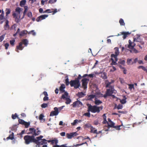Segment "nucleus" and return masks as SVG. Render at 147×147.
Masks as SVG:
<instances>
[{
    "label": "nucleus",
    "instance_id": "4d7b16f0",
    "mask_svg": "<svg viewBox=\"0 0 147 147\" xmlns=\"http://www.w3.org/2000/svg\"><path fill=\"white\" fill-rule=\"evenodd\" d=\"M17 116V115L16 113H15L14 115H12V118L13 119H15Z\"/></svg>",
    "mask_w": 147,
    "mask_h": 147
},
{
    "label": "nucleus",
    "instance_id": "0eeeda50",
    "mask_svg": "<svg viewBox=\"0 0 147 147\" xmlns=\"http://www.w3.org/2000/svg\"><path fill=\"white\" fill-rule=\"evenodd\" d=\"M61 99L66 100L65 103L66 104H69L71 101L68 93L66 92H65L64 94L62 95Z\"/></svg>",
    "mask_w": 147,
    "mask_h": 147
},
{
    "label": "nucleus",
    "instance_id": "c756f323",
    "mask_svg": "<svg viewBox=\"0 0 147 147\" xmlns=\"http://www.w3.org/2000/svg\"><path fill=\"white\" fill-rule=\"evenodd\" d=\"M109 90H107L106 94L104 95V97H106L108 96H111V93H109Z\"/></svg>",
    "mask_w": 147,
    "mask_h": 147
},
{
    "label": "nucleus",
    "instance_id": "a878e982",
    "mask_svg": "<svg viewBox=\"0 0 147 147\" xmlns=\"http://www.w3.org/2000/svg\"><path fill=\"white\" fill-rule=\"evenodd\" d=\"M44 117V116L43 114H41L40 115L39 117V119L41 121V122H43L45 120L43 118Z\"/></svg>",
    "mask_w": 147,
    "mask_h": 147
},
{
    "label": "nucleus",
    "instance_id": "864d4df0",
    "mask_svg": "<svg viewBox=\"0 0 147 147\" xmlns=\"http://www.w3.org/2000/svg\"><path fill=\"white\" fill-rule=\"evenodd\" d=\"M65 82L67 85H68L69 84H70V82L69 81V79L68 78H67L66 79Z\"/></svg>",
    "mask_w": 147,
    "mask_h": 147
},
{
    "label": "nucleus",
    "instance_id": "39448f33",
    "mask_svg": "<svg viewBox=\"0 0 147 147\" xmlns=\"http://www.w3.org/2000/svg\"><path fill=\"white\" fill-rule=\"evenodd\" d=\"M26 144H28L30 142H36L37 141L34 140V137L33 136L27 135L24 137Z\"/></svg>",
    "mask_w": 147,
    "mask_h": 147
},
{
    "label": "nucleus",
    "instance_id": "7ed1b4c3",
    "mask_svg": "<svg viewBox=\"0 0 147 147\" xmlns=\"http://www.w3.org/2000/svg\"><path fill=\"white\" fill-rule=\"evenodd\" d=\"M87 106L88 107V111H90L93 113H99L100 111V109L102 110V107H97L96 106H92L90 104H87Z\"/></svg>",
    "mask_w": 147,
    "mask_h": 147
},
{
    "label": "nucleus",
    "instance_id": "e2e57ef3",
    "mask_svg": "<svg viewBox=\"0 0 147 147\" xmlns=\"http://www.w3.org/2000/svg\"><path fill=\"white\" fill-rule=\"evenodd\" d=\"M9 46V44L8 43H6L5 44V48L6 49H8V47Z\"/></svg>",
    "mask_w": 147,
    "mask_h": 147
},
{
    "label": "nucleus",
    "instance_id": "37998d69",
    "mask_svg": "<svg viewBox=\"0 0 147 147\" xmlns=\"http://www.w3.org/2000/svg\"><path fill=\"white\" fill-rule=\"evenodd\" d=\"M5 34H4L0 36V42H2L4 39Z\"/></svg>",
    "mask_w": 147,
    "mask_h": 147
},
{
    "label": "nucleus",
    "instance_id": "680f3d73",
    "mask_svg": "<svg viewBox=\"0 0 147 147\" xmlns=\"http://www.w3.org/2000/svg\"><path fill=\"white\" fill-rule=\"evenodd\" d=\"M94 124L95 125H98L99 124V123L98 122V121L96 120L94 121Z\"/></svg>",
    "mask_w": 147,
    "mask_h": 147
},
{
    "label": "nucleus",
    "instance_id": "20e7f679",
    "mask_svg": "<svg viewBox=\"0 0 147 147\" xmlns=\"http://www.w3.org/2000/svg\"><path fill=\"white\" fill-rule=\"evenodd\" d=\"M41 133V131L39 129V128H37L36 129H35L33 128H30L29 129V132L28 134H31L32 136H36L39 135Z\"/></svg>",
    "mask_w": 147,
    "mask_h": 147
},
{
    "label": "nucleus",
    "instance_id": "dca6fc26",
    "mask_svg": "<svg viewBox=\"0 0 147 147\" xmlns=\"http://www.w3.org/2000/svg\"><path fill=\"white\" fill-rule=\"evenodd\" d=\"M121 34L123 35V38L124 39H125L126 37L127 36V35L129 34L130 33L129 32H123L121 33Z\"/></svg>",
    "mask_w": 147,
    "mask_h": 147
},
{
    "label": "nucleus",
    "instance_id": "473e14b6",
    "mask_svg": "<svg viewBox=\"0 0 147 147\" xmlns=\"http://www.w3.org/2000/svg\"><path fill=\"white\" fill-rule=\"evenodd\" d=\"M66 136L67 138H68L69 139H71L73 137L71 133H70V134H66Z\"/></svg>",
    "mask_w": 147,
    "mask_h": 147
},
{
    "label": "nucleus",
    "instance_id": "5701e85b",
    "mask_svg": "<svg viewBox=\"0 0 147 147\" xmlns=\"http://www.w3.org/2000/svg\"><path fill=\"white\" fill-rule=\"evenodd\" d=\"M140 35L137 34L136 35V37L134 38V42H140Z\"/></svg>",
    "mask_w": 147,
    "mask_h": 147
},
{
    "label": "nucleus",
    "instance_id": "052dcab7",
    "mask_svg": "<svg viewBox=\"0 0 147 147\" xmlns=\"http://www.w3.org/2000/svg\"><path fill=\"white\" fill-rule=\"evenodd\" d=\"M15 41V40H11L10 41V44L11 45H13L14 44Z\"/></svg>",
    "mask_w": 147,
    "mask_h": 147
},
{
    "label": "nucleus",
    "instance_id": "9b49d317",
    "mask_svg": "<svg viewBox=\"0 0 147 147\" xmlns=\"http://www.w3.org/2000/svg\"><path fill=\"white\" fill-rule=\"evenodd\" d=\"M73 107H78L82 105V104L80 101L78 100L74 102L72 105Z\"/></svg>",
    "mask_w": 147,
    "mask_h": 147
},
{
    "label": "nucleus",
    "instance_id": "4be33fe9",
    "mask_svg": "<svg viewBox=\"0 0 147 147\" xmlns=\"http://www.w3.org/2000/svg\"><path fill=\"white\" fill-rule=\"evenodd\" d=\"M77 96L80 98L83 97L85 95V94L82 92H79L77 94Z\"/></svg>",
    "mask_w": 147,
    "mask_h": 147
},
{
    "label": "nucleus",
    "instance_id": "412c9836",
    "mask_svg": "<svg viewBox=\"0 0 147 147\" xmlns=\"http://www.w3.org/2000/svg\"><path fill=\"white\" fill-rule=\"evenodd\" d=\"M9 22L8 20H6L5 22V24L4 26L5 29V30H8L9 28Z\"/></svg>",
    "mask_w": 147,
    "mask_h": 147
},
{
    "label": "nucleus",
    "instance_id": "a18cd8bd",
    "mask_svg": "<svg viewBox=\"0 0 147 147\" xmlns=\"http://www.w3.org/2000/svg\"><path fill=\"white\" fill-rule=\"evenodd\" d=\"M6 15H7L10 13L11 12V10L9 9H6Z\"/></svg>",
    "mask_w": 147,
    "mask_h": 147
},
{
    "label": "nucleus",
    "instance_id": "423d86ee",
    "mask_svg": "<svg viewBox=\"0 0 147 147\" xmlns=\"http://www.w3.org/2000/svg\"><path fill=\"white\" fill-rule=\"evenodd\" d=\"M129 44L128 45H125V47L126 48H128L129 49H130V51L131 52H133V50L134 52L135 53L138 52L137 50L134 49V47L136 45V44L132 42L130 40H129Z\"/></svg>",
    "mask_w": 147,
    "mask_h": 147
},
{
    "label": "nucleus",
    "instance_id": "f257e3e1",
    "mask_svg": "<svg viewBox=\"0 0 147 147\" xmlns=\"http://www.w3.org/2000/svg\"><path fill=\"white\" fill-rule=\"evenodd\" d=\"M114 50L115 51V54H113L111 56V65H116L117 64V63H116V62L118 60L117 56L119 54V52L118 48L115 47L114 48Z\"/></svg>",
    "mask_w": 147,
    "mask_h": 147
},
{
    "label": "nucleus",
    "instance_id": "774afa93",
    "mask_svg": "<svg viewBox=\"0 0 147 147\" xmlns=\"http://www.w3.org/2000/svg\"><path fill=\"white\" fill-rule=\"evenodd\" d=\"M138 62L139 64H143V62L142 60H138Z\"/></svg>",
    "mask_w": 147,
    "mask_h": 147
},
{
    "label": "nucleus",
    "instance_id": "72a5a7b5",
    "mask_svg": "<svg viewBox=\"0 0 147 147\" xmlns=\"http://www.w3.org/2000/svg\"><path fill=\"white\" fill-rule=\"evenodd\" d=\"M24 16H23V17L21 18V19L23 18H24V16L25 15V14L26 13V12L28 10V7L27 6H25L24 7Z\"/></svg>",
    "mask_w": 147,
    "mask_h": 147
},
{
    "label": "nucleus",
    "instance_id": "69168bd1",
    "mask_svg": "<svg viewBox=\"0 0 147 147\" xmlns=\"http://www.w3.org/2000/svg\"><path fill=\"white\" fill-rule=\"evenodd\" d=\"M49 99V98L47 96H45L43 98V100L44 101L47 100Z\"/></svg>",
    "mask_w": 147,
    "mask_h": 147
},
{
    "label": "nucleus",
    "instance_id": "338daca9",
    "mask_svg": "<svg viewBox=\"0 0 147 147\" xmlns=\"http://www.w3.org/2000/svg\"><path fill=\"white\" fill-rule=\"evenodd\" d=\"M50 10H50V9H47L46 10H45V11H44V12H43V13H45L47 12H48V11H49L48 12L49 13H51V12L50 11Z\"/></svg>",
    "mask_w": 147,
    "mask_h": 147
},
{
    "label": "nucleus",
    "instance_id": "603ef678",
    "mask_svg": "<svg viewBox=\"0 0 147 147\" xmlns=\"http://www.w3.org/2000/svg\"><path fill=\"white\" fill-rule=\"evenodd\" d=\"M84 115L85 116H86V117H90V113L88 112L87 113H85L84 114Z\"/></svg>",
    "mask_w": 147,
    "mask_h": 147
},
{
    "label": "nucleus",
    "instance_id": "f704fd0d",
    "mask_svg": "<svg viewBox=\"0 0 147 147\" xmlns=\"http://www.w3.org/2000/svg\"><path fill=\"white\" fill-rule=\"evenodd\" d=\"M58 143V140H52L51 144H54L57 145V144Z\"/></svg>",
    "mask_w": 147,
    "mask_h": 147
},
{
    "label": "nucleus",
    "instance_id": "7c9ffc66",
    "mask_svg": "<svg viewBox=\"0 0 147 147\" xmlns=\"http://www.w3.org/2000/svg\"><path fill=\"white\" fill-rule=\"evenodd\" d=\"M95 103L96 105H98L100 104H101L102 103V102L100 100L95 98Z\"/></svg>",
    "mask_w": 147,
    "mask_h": 147
},
{
    "label": "nucleus",
    "instance_id": "bb28decb",
    "mask_svg": "<svg viewBox=\"0 0 147 147\" xmlns=\"http://www.w3.org/2000/svg\"><path fill=\"white\" fill-rule=\"evenodd\" d=\"M22 43H23L26 46H27L28 43V41L26 39H23L22 40Z\"/></svg>",
    "mask_w": 147,
    "mask_h": 147
},
{
    "label": "nucleus",
    "instance_id": "ddd939ff",
    "mask_svg": "<svg viewBox=\"0 0 147 147\" xmlns=\"http://www.w3.org/2000/svg\"><path fill=\"white\" fill-rule=\"evenodd\" d=\"M24 48V47L22 46V42H20L18 46H17L16 47V51L17 52H19V50H22Z\"/></svg>",
    "mask_w": 147,
    "mask_h": 147
},
{
    "label": "nucleus",
    "instance_id": "393cba45",
    "mask_svg": "<svg viewBox=\"0 0 147 147\" xmlns=\"http://www.w3.org/2000/svg\"><path fill=\"white\" fill-rule=\"evenodd\" d=\"M107 90H110L109 91V93H111V95L113 93H115L116 92V91L114 90L113 88L112 87L111 88V89H107Z\"/></svg>",
    "mask_w": 147,
    "mask_h": 147
},
{
    "label": "nucleus",
    "instance_id": "3c124183",
    "mask_svg": "<svg viewBox=\"0 0 147 147\" xmlns=\"http://www.w3.org/2000/svg\"><path fill=\"white\" fill-rule=\"evenodd\" d=\"M95 97V95H90L88 97L89 99H92L94 98Z\"/></svg>",
    "mask_w": 147,
    "mask_h": 147
},
{
    "label": "nucleus",
    "instance_id": "e433bc0d",
    "mask_svg": "<svg viewBox=\"0 0 147 147\" xmlns=\"http://www.w3.org/2000/svg\"><path fill=\"white\" fill-rule=\"evenodd\" d=\"M92 126H91V125L89 123H86L84 125L85 128H91V127Z\"/></svg>",
    "mask_w": 147,
    "mask_h": 147
},
{
    "label": "nucleus",
    "instance_id": "aec40b11",
    "mask_svg": "<svg viewBox=\"0 0 147 147\" xmlns=\"http://www.w3.org/2000/svg\"><path fill=\"white\" fill-rule=\"evenodd\" d=\"M90 129H91V132L93 133L94 134H98V133L97 132V130L96 129H95V128L93 127L92 126L91 127V128H90Z\"/></svg>",
    "mask_w": 147,
    "mask_h": 147
},
{
    "label": "nucleus",
    "instance_id": "8fccbe9b",
    "mask_svg": "<svg viewBox=\"0 0 147 147\" xmlns=\"http://www.w3.org/2000/svg\"><path fill=\"white\" fill-rule=\"evenodd\" d=\"M71 133L72 135V137L78 135V134L76 132H73Z\"/></svg>",
    "mask_w": 147,
    "mask_h": 147
},
{
    "label": "nucleus",
    "instance_id": "9d476101",
    "mask_svg": "<svg viewBox=\"0 0 147 147\" xmlns=\"http://www.w3.org/2000/svg\"><path fill=\"white\" fill-rule=\"evenodd\" d=\"M89 81V79L86 78H84L82 80V85L84 89H86L87 88V84Z\"/></svg>",
    "mask_w": 147,
    "mask_h": 147
},
{
    "label": "nucleus",
    "instance_id": "4468645a",
    "mask_svg": "<svg viewBox=\"0 0 147 147\" xmlns=\"http://www.w3.org/2000/svg\"><path fill=\"white\" fill-rule=\"evenodd\" d=\"M107 124L108 126L111 127H114V126L115 123H114L111 121L110 119L109 118L108 119Z\"/></svg>",
    "mask_w": 147,
    "mask_h": 147
},
{
    "label": "nucleus",
    "instance_id": "1a4fd4ad",
    "mask_svg": "<svg viewBox=\"0 0 147 147\" xmlns=\"http://www.w3.org/2000/svg\"><path fill=\"white\" fill-rule=\"evenodd\" d=\"M54 111L51 112L50 115V116H56L59 113L58 109L57 107H55L54 108Z\"/></svg>",
    "mask_w": 147,
    "mask_h": 147
},
{
    "label": "nucleus",
    "instance_id": "f3484780",
    "mask_svg": "<svg viewBox=\"0 0 147 147\" xmlns=\"http://www.w3.org/2000/svg\"><path fill=\"white\" fill-rule=\"evenodd\" d=\"M43 138V136H40L39 137H37L36 139L34 138V140L37 141L36 142H35L37 144H38V143L40 140H41L42 138Z\"/></svg>",
    "mask_w": 147,
    "mask_h": 147
},
{
    "label": "nucleus",
    "instance_id": "a19ab883",
    "mask_svg": "<svg viewBox=\"0 0 147 147\" xmlns=\"http://www.w3.org/2000/svg\"><path fill=\"white\" fill-rule=\"evenodd\" d=\"M4 12L3 11H2V12L1 14L0 15V19L1 20H3V19L4 18Z\"/></svg>",
    "mask_w": 147,
    "mask_h": 147
},
{
    "label": "nucleus",
    "instance_id": "4c0bfd02",
    "mask_svg": "<svg viewBox=\"0 0 147 147\" xmlns=\"http://www.w3.org/2000/svg\"><path fill=\"white\" fill-rule=\"evenodd\" d=\"M12 134L10 135L9 137L7 138V139H10L11 140H12L14 138V136H13V133H12Z\"/></svg>",
    "mask_w": 147,
    "mask_h": 147
},
{
    "label": "nucleus",
    "instance_id": "6e6552de",
    "mask_svg": "<svg viewBox=\"0 0 147 147\" xmlns=\"http://www.w3.org/2000/svg\"><path fill=\"white\" fill-rule=\"evenodd\" d=\"M70 84L71 86L74 87L76 89L78 88L80 85L79 80H78L71 81L70 82Z\"/></svg>",
    "mask_w": 147,
    "mask_h": 147
},
{
    "label": "nucleus",
    "instance_id": "ea45409f",
    "mask_svg": "<svg viewBox=\"0 0 147 147\" xmlns=\"http://www.w3.org/2000/svg\"><path fill=\"white\" fill-rule=\"evenodd\" d=\"M118 98H117V100H118ZM120 100V102L122 104H124L126 102V99H123L122 100H120Z\"/></svg>",
    "mask_w": 147,
    "mask_h": 147
},
{
    "label": "nucleus",
    "instance_id": "f8f14e48",
    "mask_svg": "<svg viewBox=\"0 0 147 147\" xmlns=\"http://www.w3.org/2000/svg\"><path fill=\"white\" fill-rule=\"evenodd\" d=\"M47 15H41L38 17L36 19V21L38 22L41 21L42 20H44L48 17Z\"/></svg>",
    "mask_w": 147,
    "mask_h": 147
},
{
    "label": "nucleus",
    "instance_id": "c85d7f7f",
    "mask_svg": "<svg viewBox=\"0 0 147 147\" xmlns=\"http://www.w3.org/2000/svg\"><path fill=\"white\" fill-rule=\"evenodd\" d=\"M81 122V120L79 121L78 119H76L73 122L71 123V124L72 125H75L76 123H78L79 122Z\"/></svg>",
    "mask_w": 147,
    "mask_h": 147
},
{
    "label": "nucleus",
    "instance_id": "6e6d98bb",
    "mask_svg": "<svg viewBox=\"0 0 147 147\" xmlns=\"http://www.w3.org/2000/svg\"><path fill=\"white\" fill-rule=\"evenodd\" d=\"M116 70V68L114 66L112 67V69H110V71L113 72Z\"/></svg>",
    "mask_w": 147,
    "mask_h": 147
},
{
    "label": "nucleus",
    "instance_id": "bf43d9fd",
    "mask_svg": "<svg viewBox=\"0 0 147 147\" xmlns=\"http://www.w3.org/2000/svg\"><path fill=\"white\" fill-rule=\"evenodd\" d=\"M57 0H49V3H53L55 2Z\"/></svg>",
    "mask_w": 147,
    "mask_h": 147
},
{
    "label": "nucleus",
    "instance_id": "79ce46f5",
    "mask_svg": "<svg viewBox=\"0 0 147 147\" xmlns=\"http://www.w3.org/2000/svg\"><path fill=\"white\" fill-rule=\"evenodd\" d=\"M118 63H119L123 65H124L125 64V61L124 60H121L120 59Z\"/></svg>",
    "mask_w": 147,
    "mask_h": 147
},
{
    "label": "nucleus",
    "instance_id": "0e129e2a",
    "mask_svg": "<svg viewBox=\"0 0 147 147\" xmlns=\"http://www.w3.org/2000/svg\"><path fill=\"white\" fill-rule=\"evenodd\" d=\"M138 59L137 58H135L134 60L133 61V64L134 63H136L137 61H138Z\"/></svg>",
    "mask_w": 147,
    "mask_h": 147
},
{
    "label": "nucleus",
    "instance_id": "09e8293b",
    "mask_svg": "<svg viewBox=\"0 0 147 147\" xmlns=\"http://www.w3.org/2000/svg\"><path fill=\"white\" fill-rule=\"evenodd\" d=\"M27 16L28 17L31 18L32 17V13L31 12H28L27 13Z\"/></svg>",
    "mask_w": 147,
    "mask_h": 147
},
{
    "label": "nucleus",
    "instance_id": "a211bd4d",
    "mask_svg": "<svg viewBox=\"0 0 147 147\" xmlns=\"http://www.w3.org/2000/svg\"><path fill=\"white\" fill-rule=\"evenodd\" d=\"M28 32L26 30H23L21 32L19 33V34L20 37L23 36L26 34Z\"/></svg>",
    "mask_w": 147,
    "mask_h": 147
},
{
    "label": "nucleus",
    "instance_id": "13d9d810",
    "mask_svg": "<svg viewBox=\"0 0 147 147\" xmlns=\"http://www.w3.org/2000/svg\"><path fill=\"white\" fill-rule=\"evenodd\" d=\"M128 85L129 86V88L130 90H131L134 87V86L133 84H129Z\"/></svg>",
    "mask_w": 147,
    "mask_h": 147
},
{
    "label": "nucleus",
    "instance_id": "58836bf2",
    "mask_svg": "<svg viewBox=\"0 0 147 147\" xmlns=\"http://www.w3.org/2000/svg\"><path fill=\"white\" fill-rule=\"evenodd\" d=\"M28 34H32L33 36H35L36 35V33L34 30H32L29 32H28Z\"/></svg>",
    "mask_w": 147,
    "mask_h": 147
},
{
    "label": "nucleus",
    "instance_id": "f03ea898",
    "mask_svg": "<svg viewBox=\"0 0 147 147\" xmlns=\"http://www.w3.org/2000/svg\"><path fill=\"white\" fill-rule=\"evenodd\" d=\"M23 10V9L17 7L15 11L13 13L12 15L17 23L19 22L20 20V13Z\"/></svg>",
    "mask_w": 147,
    "mask_h": 147
},
{
    "label": "nucleus",
    "instance_id": "2eb2a0df",
    "mask_svg": "<svg viewBox=\"0 0 147 147\" xmlns=\"http://www.w3.org/2000/svg\"><path fill=\"white\" fill-rule=\"evenodd\" d=\"M65 88V86L64 84H62L61 85L59 88V90L61 93H63L65 92L64 89Z\"/></svg>",
    "mask_w": 147,
    "mask_h": 147
},
{
    "label": "nucleus",
    "instance_id": "49530a36",
    "mask_svg": "<svg viewBox=\"0 0 147 147\" xmlns=\"http://www.w3.org/2000/svg\"><path fill=\"white\" fill-rule=\"evenodd\" d=\"M47 106L48 104H47L44 103L41 105V107L42 108H45L47 107Z\"/></svg>",
    "mask_w": 147,
    "mask_h": 147
},
{
    "label": "nucleus",
    "instance_id": "5fc2aeb1",
    "mask_svg": "<svg viewBox=\"0 0 147 147\" xmlns=\"http://www.w3.org/2000/svg\"><path fill=\"white\" fill-rule=\"evenodd\" d=\"M123 106L122 105L120 104L118 105L117 107V109H121L122 108Z\"/></svg>",
    "mask_w": 147,
    "mask_h": 147
},
{
    "label": "nucleus",
    "instance_id": "de8ad7c7",
    "mask_svg": "<svg viewBox=\"0 0 147 147\" xmlns=\"http://www.w3.org/2000/svg\"><path fill=\"white\" fill-rule=\"evenodd\" d=\"M25 121H24V120L21 119H20L19 120V123L21 124H24L25 122Z\"/></svg>",
    "mask_w": 147,
    "mask_h": 147
},
{
    "label": "nucleus",
    "instance_id": "6ab92c4d",
    "mask_svg": "<svg viewBox=\"0 0 147 147\" xmlns=\"http://www.w3.org/2000/svg\"><path fill=\"white\" fill-rule=\"evenodd\" d=\"M40 141H39L38 143V145L41 144L42 145L43 144H47V142H46L47 140L45 139H42Z\"/></svg>",
    "mask_w": 147,
    "mask_h": 147
},
{
    "label": "nucleus",
    "instance_id": "2f4dec72",
    "mask_svg": "<svg viewBox=\"0 0 147 147\" xmlns=\"http://www.w3.org/2000/svg\"><path fill=\"white\" fill-rule=\"evenodd\" d=\"M119 22L121 26H124L125 25V23L124 22L123 20L122 19H121L119 21Z\"/></svg>",
    "mask_w": 147,
    "mask_h": 147
},
{
    "label": "nucleus",
    "instance_id": "b1692460",
    "mask_svg": "<svg viewBox=\"0 0 147 147\" xmlns=\"http://www.w3.org/2000/svg\"><path fill=\"white\" fill-rule=\"evenodd\" d=\"M133 61L131 59L128 58L127 59V63L128 65H131L133 64Z\"/></svg>",
    "mask_w": 147,
    "mask_h": 147
},
{
    "label": "nucleus",
    "instance_id": "cd10ccee",
    "mask_svg": "<svg viewBox=\"0 0 147 147\" xmlns=\"http://www.w3.org/2000/svg\"><path fill=\"white\" fill-rule=\"evenodd\" d=\"M26 2V0H22L20 2V5L21 7L23 6L25 4Z\"/></svg>",
    "mask_w": 147,
    "mask_h": 147
},
{
    "label": "nucleus",
    "instance_id": "c03bdc74",
    "mask_svg": "<svg viewBox=\"0 0 147 147\" xmlns=\"http://www.w3.org/2000/svg\"><path fill=\"white\" fill-rule=\"evenodd\" d=\"M102 76L103 79H106L107 78L106 74L105 73H104L102 74Z\"/></svg>",
    "mask_w": 147,
    "mask_h": 147
},
{
    "label": "nucleus",
    "instance_id": "c9c22d12",
    "mask_svg": "<svg viewBox=\"0 0 147 147\" xmlns=\"http://www.w3.org/2000/svg\"><path fill=\"white\" fill-rule=\"evenodd\" d=\"M30 122H26L25 121L24 125L26 128H27L30 125Z\"/></svg>",
    "mask_w": 147,
    "mask_h": 147
}]
</instances>
